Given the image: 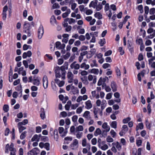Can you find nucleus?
<instances>
[{"label": "nucleus", "mask_w": 155, "mask_h": 155, "mask_svg": "<svg viewBox=\"0 0 155 155\" xmlns=\"http://www.w3.org/2000/svg\"><path fill=\"white\" fill-rule=\"evenodd\" d=\"M80 68H83L84 70H87L89 68L90 66L88 64H87L85 63H83L80 65Z\"/></svg>", "instance_id": "obj_20"}, {"label": "nucleus", "mask_w": 155, "mask_h": 155, "mask_svg": "<svg viewBox=\"0 0 155 155\" xmlns=\"http://www.w3.org/2000/svg\"><path fill=\"white\" fill-rule=\"evenodd\" d=\"M71 92L73 94H78L79 91L77 88L75 87L74 86H72L71 87Z\"/></svg>", "instance_id": "obj_14"}, {"label": "nucleus", "mask_w": 155, "mask_h": 155, "mask_svg": "<svg viewBox=\"0 0 155 155\" xmlns=\"http://www.w3.org/2000/svg\"><path fill=\"white\" fill-rule=\"evenodd\" d=\"M82 145L83 147H86L88 149V150H90L91 145L90 143H87L86 139L84 138L82 140Z\"/></svg>", "instance_id": "obj_7"}, {"label": "nucleus", "mask_w": 155, "mask_h": 155, "mask_svg": "<svg viewBox=\"0 0 155 155\" xmlns=\"http://www.w3.org/2000/svg\"><path fill=\"white\" fill-rule=\"evenodd\" d=\"M21 123H18V128L19 133H21L23 130L25 129L26 128L25 127L23 126L20 124Z\"/></svg>", "instance_id": "obj_18"}, {"label": "nucleus", "mask_w": 155, "mask_h": 155, "mask_svg": "<svg viewBox=\"0 0 155 155\" xmlns=\"http://www.w3.org/2000/svg\"><path fill=\"white\" fill-rule=\"evenodd\" d=\"M112 93H109L107 94L106 96V99H110L112 97Z\"/></svg>", "instance_id": "obj_61"}, {"label": "nucleus", "mask_w": 155, "mask_h": 155, "mask_svg": "<svg viewBox=\"0 0 155 155\" xmlns=\"http://www.w3.org/2000/svg\"><path fill=\"white\" fill-rule=\"evenodd\" d=\"M67 78L69 83L72 82L73 81L74 75L71 71H68L67 73Z\"/></svg>", "instance_id": "obj_6"}, {"label": "nucleus", "mask_w": 155, "mask_h": 155, "mask_svg": "<svg viewBox=\"0 0 155 155\" xmlns=\"http://www.w3.org/2000/svg\"><path fill=\"white\" fill-rule=\"evenodd\" d=\"M48 78L46 76H44L43 79V85L45 89H46L48 87Z\"/></svg>", "instance_id": "obj_9"}, {"label": "nucleus", "mask_w": 155, "mask_h": 155, "mask_svg": "<svg viewBox=\"0 0 155 155\" xmlns=\"http://www.w3.org/2000/svg\"><path fill=\"white\" fill-rule=\"evenodd\" d=\"M31 46L28 45L26 44H25L23 45V49L24 50H26L28 49L29 48L31 49Z\"/></svg>", "instance_id": "obj_36"}, {"label": "nucleus", "mask_w": 155, "mask_h": 155, "mask_svg": "<svg viewBox=\"0 0 155 155\" xmlns=\"http://www.w3.org/2000/svg\"><path fill=\"white\" fill-rule=\"evenodd\" d=\"M44 147L47 150H50V144L48 143H46L44 144Z\"/></svg>", "instance_id": "obj_44"}, {"label": "nucleus", "mask_w": 155, "mask_h": 155, "mask_svg": "<svg viewBox=\"0 0 155 155\" xmlns=\"http://www.w3.org/2000/svg\"><path fill=\"white\" fill-rule=\"evenodd\" d=\"M111 87L113 92L116 91H117V85L115 82L114 81L111 82Z\"/></svg>", "instance_id": "obj_19"}, {"label": "nucleus", "mask_w": 155, "mask_h": 155, "mask_svg": "<svg viewBox=\"0 0 155 155\" xmlns=\"http://www.w3.org/2000/svg\"><path fill=\"white\" fill-rule=\"evenodd\" d=\"M116 147L118 150H120L121 149V146L120 143L118 142H117Z\"/></svg>", "instance_id": "obj_53"}, {"label": "nucleus", "mask_w": 155, "mask_h": 155, "mask_svg": "<svg viewBox=\"0 0 155 155\" xmlns=\"http://www.w3.org/2000/svg\"><path fill=\"white\" fill-rule=\"evenodd\" d=\"M108 80V78L107 77L105 76L103 78L101 77L98 81L97 85L99 86H101L103 84H105V82Z\"/></svg>", "instance_id": "obj_5"}, {"label": "nucleus", "mask_w": 155, "mask_h": 155, "mask_svg": "<svg viewBox=\"0 0 155 155\" xmlns=\"http://www.w3.org/2000/svg\"><path fill=\"white\" fill-rule=\"evenodd\" d=\"M40 140L44 142L48 141L49 138L48 137L43 136L40 138Z\"/></svg>", "instance_id": "obj_35"}, {"label": "nucleus", "mask_w": 155, "mask_h": 155, "mask_svg": "<svg viewBox=\"0 0 155 155\" xmlns=\"http://www.w3.org/2000/svg\"><path fill=\"white\" fill-rule=\"evenodd\" d=\"M30 27V24L29 23L26 22H25L24 25V28L25 29L27 30H29V28Z\"/></svg>", "instance_id": "obj_27"}, {"label": "nucleus", "mask_w": 155, "mask_h": 155, "mask_svg": "<svg viewBox=\"0 0 155 155\" xmlns=\"http://www.w3.org/2000/svg\"><path fill=\"white\" fill-rule=\"evenodd\" d=\"M97 11H100L102 8V5L101 4L99 3L98 5H97L96 7Z\"/></svg>", "instance_id": "obj_43"}, {"label": "nucleus", "mask_w": 155, "mask_h": 155, "mask_svg": "<svg viewBox=\"0 0 155 155\" xmlns=\"http://www.w3.org/2000/svg\"><path fill=\"white\" fill-rule=\"evenodd\" d=\"M54 81L56 83H57L59 87L63 86L64 84V81H61L58 79L56 78L54 80Z\"/></svg>", "instance_id": "obj_12"}, {"label": "nucleus", "mask_w": 155, "mask_h": 155, "mask_svg": "<svg viewBox=\"0 0 155 155\" xmlns=\"http://www.w3.org/2000/svg\"><path fill=\"white\" fill-rule=\"evenodd\" d=\"M131 119L129 117H128L126 118H125L123 120V122L124 124L127 123Z\"/></svg>", "instance_id": "obj_46"}, {"label": "nucleus", "mask_w": 155, "mask_h": 155, "mask_svg": "<svg viewBox=\"0 0 155 155\" xmlns=\"http://www.w3.org/2000/svg\"><path fill=\"white\" fill-rule=\"evenodd\" d=\"M86 90L85 87H83L81 91V93L82 94H84L86 93Z\"/></svg>", "instance_id": "obj_60"}, {"label": "nucleus", "mask_w": 155, "mask_h": 155, "mask_svg": "<svg viewBox=\"0 0 155 155\" xmlns=\"http://www.w3.org/2000/svg\"><path fill=\"white\" fill-rule=\"evenodd\" d=\"M95 17L99 19H101L102 18V15L99 12H97L94 15Z\"/></svg>", "instance_id": "obj_24"}, {"label": "nucleus", "mask_w": 155, "mask_h": 155, "mask_svg": "<svg viewBox=\"0 0 155 155\" xmlns=\"http://www.w3.org/2000/svg\"><path fill=\"white\" fill-rule=\"evenodd\" d=\"M76 133H77L76 135L78 139H80L82 136V133L80 132H79Z\"/></svg>", "instance_id": "obj_47"}, {"label": "nucleus", "mask_w": 155, "mask_h": 155, "mask_svg": "<svg viewBox=\"0 0 155 155\" xmlns=\"http://www.w3.org/2000/svg\"><path fill=\"white\" fill-rule=\"evenodd\" d=\"M78 144V141L77 140L75 139L73 140L72 144H71L70 146L71 147L72 150H74L75 148V146Z\"/></svg>", "instance_id": "obj_17"}, {"label": "nucleus", "mask_w": 155, "mask_h": 155, "mask_svg": "<svg viewBox=\"0 0 155 155\" xmlns=\"http://www.w3.org/2000/svg\"><path fill=\"white\" fill-rule=\"evenodd\" d=\"M9 106L8 105L5 104L3 107V110L5 112H7L9 110Z\"/></svg>", "instance_id": "obj_37"}, {"label": "nucleus", "mask_w": 155, "mask_h": 155, "mask_svg": "<svg viewBox=\"0 0 155 155\" xmlns=\"http://www.w3.org/2000/svg\"><path fill=\"white\" fill-rule=\"evenodd\" d=\"M44 33V31L43 26L41 25L38 31V38L39 39H40L42 38Z\"/></svg>", "instance_id": "obj_4"}, {"label": "nucleus", "mask_w": 155, "mask_h": 155, "mask_svg": "<svg viewBox=\"0 0 155 155\" xmlns=\"http://www.w3.org/2000/svg\"><path fill=\"white\" fill-rule=\"evenodd\" d=\"M37 148H35L32 150L30 151L28 153V155H34L35 153V150Z\"/></svg>", "instance_id": "obj_29"}, {"label": "nucleus", "mask_w": 155, "mask_h": 155, "mask_svg": "<svg viewBox=\"0 0 155 155\" xmlns=\"http://www.w3.org/2000/svg\"><path fill=\"white\" fill-rule=\"evenodd\" d=\"M106 141L108 142H112L114 141V139L110 136H108L106 138Z\"/></svg>", "instance_id": "obj_41"}, {"label": "nucleus", "mask_w": 155, "mask_h": 155, "mask_svg": "<svg viewBox=\"0 0 155 155\" xmlns=\"http://www.w3.org/2000/svg\"><path fill=\"white\" fill-rule=\"evenodd\" d=\"M41 128L40 126L37 127H36V132L37 133H39L41 132Z\"/></svg>", "instance_id": "obj_55"}, {"label": "nucleus", "mask_w": 155, "mask_h": 155, "mask_svg": "<svg viewBox=\"0 0 155 155\" xmlns=\"http://www.w3.org/2000/svg\"><path fill=\"white\" fill-rule=\"evenodd\" d=\"M112 53V51L111 50H108L104 54L105 56H108L110 55Z\"/></svg>", "instance_id": "obj_64"}, {"label": "nucleus", "mask_w": 155, "mask_h": 155, "mask_svg": "<svg viewBox=\"0 0 155 155\" xmlns=\"http://www.w3.org/2000/svg\"><path fill=\"white\" fill-rule=\"evenodd\" d=\"M105 40L104 38L101 39L100 40L99 44H100L101 46H102L105 43Z\"/></svg>", "instance_id": "obj_40"}, {"label": "nucleus", "mask_w": 155, "mask_h": 155, "mask_svg": "<svg viewBox=\"0 0 155 155\" xmlns=\"http://www.w3.org/2000/svg\"><path fill=\"white\" fill-rule=\"evenodd\" d=\"M108 132L107 131V130H102V132H101V137H105L107 136V133Z\"/></svg>", "instance_id": "obj_38"}, {"label": "nucleus", "mask_w": 155, "mask_h": 155, "mask_svg": "<svg viewBox=\"0 0 155 155\" xmlns=\"http://www.w3.org/2000/svg\"><path fill=\"white\" fill-rule=\"evenodd\" d=\"M38 136L37 134L35 135L32 138L31 140L32 141H36V140L38 138Z\"/></svg>", "instance_id": "obj_56"}, {"label": "nucleus", "mask_w": 155, "mask_h": 155, "mask_svg": "<svg viewBox=\"0 0 155 155\" xmlns=\"http://www.w3.org/2000/svg\"><path fill=\"white\" fill-rule=\"evenodd\" d=\"M155 13V8H152L150 9L149 13L150 15H153Z\"/></svg>", "instance_id": "obj_57"}, {"label": "nucleus", "mask_w": 155, "mask_h": 155, "mask_svg": "<svg viewBox=\"0 0 155 155\" xmlns=\"http://www.w3.org/2000/svg\"><path fill=\"white\" fill-rule=\"evenodd\" d=\"M33 83L34 85L38 86L40 84V80L39 79H35L33 80Z\"/></svg>", "instance_id": "obj_28"}, {"label": "nucleus", "mask_w": 155, "mask_h": 155, "mask_svg": "<svg viewBox=\"0 0 155 155\" xmlns=\"http://www.w3.org/2000/svg\"><path fill=\"white\" fill-rule=\"evenodd\" d=\"M88 80L89 81H93V83L95 84L97 81V76L91 74L89 75L88 76Z\"/></svg>", "instance_id": "obj_8"}, {"label": "nucleus", "mask_w": 155, "mask_h": 155, "mask_svg": "<svg viewBox=\"0 0 155 155\" xmlns=\"http://www.w3.org/2000/svg\"><path fill=\"white\" fill-rule=\"evenodd\" d=\"M98 1L97 0H95L94 1H91L89 5V6L90 7H92L94 8H96L97 4Z\"/></svg>", "instance_id": "obj_16"}, {"label": "nucleus", "mask_w": 155, "mask_h": 155, "mask_svg": "<svg viewBox=\"0 0 155 155\" xmlns=\"http://www.w3.org/2000/svg\"><path fill=\"white\" fill-rule=\"evenodd\" d=\"M101 131L99 128H97L94 132V135L95 136H97L98 135L101 134Z\"/></svg>", "instance_id": "obj_23"}, {"label": "nucleus", "mask_w": 155, "mask_h": 155, "mask_svg": "<svg viewBox=\"0 0 155 155\" xmlns=\"http://www.w3.org/2000/svg\"><path fill=\"white\" fill-rule=\"evenodd\" d=\"M81 80L82 82L85 84L87 85L89 83V82L86 77H84L83 78H81Z\"/></svg>", "instance_id": "obj_25"}, {"label": "nucleus", "mask_w": 155, "mask_h": 155, "mask_svg": "<svg viewBox=\"0 0 155 155\" xmlns=\"http://www.w3.org/2000/svg\"><path fill=\"white\" fill-rule=\"evenodd\" d=\"M91 67L93 68L94 67H97V64L96 63V60H94L92 61V62L90 64Z\"/></svg>", "instance_id": "obj_34"}, {"label": "nucleus", "mask_w": 155, "mask_h": 155, "mask_svg": "<svg viewBox=\"0 0 155 155\" xmlns=\"http://www.w3.org/2000/svg\"><path fill=\"white\" fill-rule=\"evenodd\" d=\"M128 127L127 125H123V127H122V130L124 132V134H125L126 132H127L128 130Z\"/></svg>", "instance_id": "obj_32"}, {"label": "nucleus", "mask_w": 155, "mask_h": 155, "mask_svg": "<svg viewBox=\"0 0 155 155\" xmlns=\"http://www.w3.org/2000/svg\"><path fill=\"white\" fill-rule=\"evenodd\" d=\"M65 22H68L69 24L71 25L74 23L75 22V19L73 18H67L64 20V21Z\"/></svg>", "instance_id": "obj_15"}, {"label": "nucleus", "mask_w": 155, "mask_h": 155, "mask_svg": "<svg viewBox=\"0 0 155 155\" xmlns=\"http://www.w3.org/2000/svg\"><path fill=\"white\" fill-rule=\"evenodd\" d=\"M117 123L116 121H113L111 124V127L114 128H117Z\"/></svg>", "instance_id": "obj_39"}, {"label": "nucleus", "mask_w": 155, "mask_h": 155, "mask_svg": "<svg viewBox=\"0 0 155 155\" xmlns=\"http://www.w3.org/2000/svg\"><path fill=\"white\" fill-rule=\"evenodd\" d=\"M70 68L72 69H73V73L74 74H77L78 73V70L80 68V65L77 63L76 61H74L72 62L70 66Z\"/></svg>", "instance_id": "obj_3"}, {"label": "nucleus", "mask_w": 155, "mask_h": 155, "mask_svg": "<svg viewBox=\"0 0 155 155\" xmlns=\"http://www.w3.org/2000/svg\"><path fill=\"white\" fill-rule=\"evenodd\" d=\"M102 127L107 130V132H109L110 129V127L109 126L107 125V123L106 122L103 124L102 125Z\"/></svg>", "instance_id": "obj_21"}, {"label": "nucleus", "mask_w": 155, "mask_h": 155, "mask_svg": "<svg viewBox=\"0 0 155 155\" xmlns=\"http://www.w3.org/2000/svg\"><path fill=\"white\" fill-rule=\"evenodd\" d=\"M52 134H54V138H56V139H58V130L57 129H55L54 130L53 132V133Z\"/></svg>", "instance_id": "obj_42"}, {"label": "nucleus", "mask_w": 155, "mask_h": 155, "mask_svg": "<svg viewBox=\"0 0 155 155\" xmlns=\"http://www.w3.org/2000/svg\"><path fill=\"white\" fill-rule=\"evenodd\" d=\"M110 133L113 137L114 138L115 137L116 133L114 130H111L110 131Z\"/></svg>", "instance_id": "obj_63"}, {"label": "nucleus", "mask_w": 155, "mask_h": 155, "mask_svg": "<svg viewBox=\"0 0 155 155\" xmlns=\"http://www.w3.org/2000/svg\"><path fill=\"white\" fill-rule=\"evenodd\" d=\"M16 90L17 91H20V93H21V95L20 96V97H21L22 95V87L21 85H20L16 87Z\"/></svg>", "instance_id": "obj_31"}, {"label": "nucleus", "mask_w": 155, "mask_h": 155, "mask_svg": "<svg viewBox=\"0 0 155 155\" xmlns=\"http://www.w3.org/2000/svg\"><path fill=\"white\" fill-rule=\"evenodd\" d=\"M91 143L92 145H95L97 143V139L95 138L92 139L91 140Z\"/></svg>", "instance_id": "obj_52"}, {"label": "nucleus", "mask_w": 155, "mask_h": 155, "mask_svg": "<svg viewBox=\"0 0 155 155\" xmlns=\"http://www.w3.org/2000/svg\"><path fill=\"white\" fill-rule=\"evenodd\" d=\"M60 69V67L58 66L55 70V77L56 78H61V80H64L65 78V73Z\"/></svg>", "instance_id": "obj_1"}, {"label": "nucleus", "mask_w": 155, "mask_h": 155, "mask_svg": "<svg viewBox=\"0 0 155 155\" xmlns=\"http://www.w3.org/2000/svg\"><path fill=\"white\" fill-rule=\"evenodd\" d=\"M138 9L140 11L141 13H142L143 12V6L142 5H140L138 6Z\"/></svg>", "instance_id": "obj_45"}, {"label": "nucleus", "mask_w": 155, "mask_h": 155, "mask_svg": "<svg viewBox=\"0 0 155 155\" xmlns=\"http://www.w3.org/2000/svg\"><path fill=\"white\" fill-rule=\"evenodd\" d=\"M32 55V53L30 51H28L27 52H25L23 53L22 57L23 58L25 59L27 57H30Z\"/></svg>", "instance_id": "obj_13"}, {"label": "nucleus", "mask_w": 155, "mask_h": 155, "mask_svg": "<svg viewBox=\"0 0 155 155\" xmlns=\"http://www.w3.org/2000/svg\"><path fill=\"white\" fill-rule=\"evenodd\" d=\"M103 68L104 69H106L110 67V65L108 63H105L102 65Z\"/></svg>", "instance_id": "obj_54"}, {"label": "nucleus", "mask_w": 155, "mask_h": 155, "mask_svg": "<svg viewBox=\"0 0 155 155\" xmlns=\"http://www.w3.org/2000/svg\"><path fill=\"white\" fill-rule=\"evenodd\" d=\"M90 112L88 111H85L83 115V117L88 119H89L90 118Z\"/></svg>", "instance_id": "obj_22"}, {"label": "nucleus", "mask_w": 155, "mask_h": 155, "mask_svg": "<svg viewBox=\"0 0 155 155\" xmlns=\"http://www.w3.org/2000/svg\"><path fill=\"white\" fill-rule=\"evenodd\" d=\"M8 150L11 151L10 155H16V150L14 147L13 143H12L10 145L8 144H6L5 147V152L6 153H8Z\"/></svg>", "instance_id": "obj_2"}, {"label": "nucleus", "mask_w": 155, "mask_h": 155, "mask_svg": "<svg viewBox=\"0 0 155 155\" xmlns=\"http://www.w3.org/2000/svg\"><path fill=\"white\" fill-rule=\"evenodd\" d=\"M146 125L147 128L150 129L151 128L150 124L148 122L147 120H146Z\"/></svg>", "instance_id": "obj_58"}, {"label": "nucleus", "mask_w": 155, "mask_h": 155, "mask_svg": "<svg viewBox=\"0 0 155 155\" xmlns=\"http://www.w3.org/2000/svg\"><path fill=\"white\" fill-rule=\"evenodd\" d=\"M108 146L106 144H105L104 145L102 146L101 149L103 150H105L108 148Z\"/></svg>", "instance_id": "obj_51"}, {"label": "nucleus", "mask_w": 155, "mask_h": 155, "mask_svg": "<svg viewBox=\"0 0 155 155\" xmlns=\"http://www.w3.org/2000/svg\"><path fill=\"white\" fill-rule=\"evenodd\" d=\"M27 133L26 131H25L21 133L20 136V138L21 139L23 140L25 137Z\"/></svg>", "instance_id": "obj_33"}, {"label": "nucleus", "mask_w": 155, "mask_h": 155, "mask_svg": "<svg viewBox=\"0 0 155 155\" xmlns=\"http://www.w3.org/2000/svg\"><path fill=\"white\" fill-rule=\"evenodd\" d=\"M91 72L97 75L99 73V71L98 69L93 68L91 70Z\"/></svg>", "instance_id": "obj_30"}, {"label": "nucleus", "mask_w": 155, "mask_h": 155, "mask_svg": "<svg viewBox=\"0 0 155 155\" xmlns=\"http://www.w3.org/2000/svg\"><path fill=\"white\" fill-rule=\"evenodd\" d=\"M85 108L88 110L91 109L92 107V104L91 101L89 100L85 102Z\"/></svg>", "instance_id": "obj_11"}, {"label": "nucleus", "mask_w": 155, "mask_h": 155, "mask_svg": "<svg viewBox=\"0 0 155 155\" xmlns=\"http://www.w3.org/2000/svg\"><path fill=\"white\" fill-rule=\"evenodd\" d=\"M60 6L58 4L55 3L53 5L52 8L53 9H54L55 8H58Z\"/></svg>", "instance_id": "obj_48"}, {"label": "nucleus", "mask_w": 155, "mask_h": 155, "mask_svg": "<svg viewBox=\"0 0 155 155\" xmlns=\"http://www.w3.org/2000/svg\"><path fill=\"white\" fill-rule=\"evenodd\" d=\"M83 127L82 125H79L76 127L75 129V132H78L79 131H82L83 130Z\"/></svg>", "instance_id": "obj_26"}, {"label": "nucleus", "mask_w": 155, "mask_h": 155, "mask_svg": "<svg viewBox=\"0 0 155 155\" xmlns=\"http://www.w3.org/2000/svg\"><path fill=\"white\" fill-rule=\"evenodd\" d=\"M18 123H21L20 124L21 125H25L28 123V120L27 119H25L23 121L21 122H20Z\"/></svg>", "instance_id": "obj_49"}, {"label": "nucleus", "mask_w": 155, "mask_h": 155, "mask_svg": "<svg viewBox=\"0 0 155 155\" xmlns=\"http://www.w3.org/2000/svg\"><path fill=\"white\" fill-rule=\"evenodd\" d=\"M63 26L65 28V30L66 32H68L70 31L71 29V25H68L67 22H64L63 23Z\"/></svg>", "instance_id": "obj_10"}, {"label": "nucleus", "mask_w": 155, "mask_h": 155, "mask_svg": "<svg viewBox=\"0 0 155 155\" xmlns=\"http://www.w3.org/2000/svg\"><path fill=\"white\" fill-rule=\"evenodd\" d=\"M82 111V109L81 107L78 108L76 110V113L78 114H80Z\"/></svg>", "instance_id": "obj_59"}, {"label": "nucleus", "mask_w": 155, "mask_h": 155, "mask_svg": "<svg viewBox=\"0 0 155 155\" xmlns=\"http://www.w3.org/2000/svg\"><path fill=\"white\" fill-rule=\"evenodd\" d=\"M70 55V53L69 52H67L66 54L64 56L63 58L64 59L66 60L69 57Z\"/></svg>", "instance_id": "obj_50"}, {"label": "nucleus", "mask_w": 155, "mask_h": 155, "mask_svg": "<svg viewBox=\"0 0 155 155\" xmlns=\"http://www.w3.org/2000/svg\"><path fill=\"white\" fill-rule=\"evenodd\" d=\"M23 63L26 68H28V62L27 61L24 60L23 61Z\"/></svg>", "instance_id": "obj_62"}]
</instances>
